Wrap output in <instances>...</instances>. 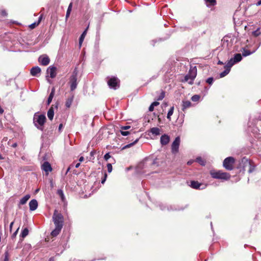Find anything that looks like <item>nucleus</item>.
I'll return each mask as SVG.
<instances>
[{"label": "nucleus", "mask_w": 261, "mask_h": 261, "mask_svg": "<svg viewBox=\"0 0 261 261\" xmlns=\"http://www.w3.org/2000/svg\"><path fill=\"white\" fill-rule=\"evenodd\" d=\"M53 219L55 228L51 232L50 234L53 237H56L60 233L63 227L64 218L61 213H54Z\"/></svg>", "instance_id": "f257e3e1"}, {"label": "nucleus", "mask_w": 261, "mask_h": 261, "mask_svg": "<svg viewBox=\"0 0 261 261\" xmlns=\"http://www.w3.org/2000/svg\"><path fill=\"white\" fill-rule=\"evenodd\" d=\"M46 120V118L44 114H40L38 112L35 113L33 117V122L38 129L41 130H43L44 124Z\"/></svg>", "instance_id": "f03ea898"}, {"label": "nucleus", "mask_w": 261, "mask_h": 261, "mask_svg": "<svg viewBox=\"0 0 261 261\" xmlns=\"http://www.w3.org/2000/svg\"><path fill=\"white\" fill-rule=\"evenodd\" d=\"M211 177L214 179L227 180L230 179V175L227 172L221 170H212L210 171Z\"/></svg>", "instance_id": "7ed1b4c3"}, {"label": "nucleus", "mask_w": 261, "mask_h": 261, "mask_svg": "<svg viewBox=\"0 0 261 261\" xmlns=\"http://www.w3.org/2000/svg\"><path fill=\"white\" fill-rule=\"evenodd\" d=\"M77 74L78 71L77 68H75L72 72V75L70 76L69 78V81L68 84L70 85V90L71 91L74 90L77 85Z\"/></svg>", "instance_id": "20e7f679"}, {"label": "nucleus", "mask_w": 261, "mask_h": 261, "mask_svg": "<svg viewBox=\"0 0 261 261\" xmlns=\"http://www.w3.org/2000/svg\"><path fill=\"white\" fill-rule=\"evenodd\" d=\"M235 159L232 157H227L224 159L223 166L227 170H232L233 169Z\"/></svg>", "instance_id": "39448f33"}, {"label": "nucleus", "mask_w": 261, "mask_h": 261, "mask_svg": "<svg viewBox=\"0 0 261 261\" xmlns=\"http://www.w3.org/2000/svg\"><path fill=\"white\" fill-rule=\"evenodd\" d=\"M108 86L112 89H116L120 87V80L116 77L113 76L111 77L108 81Z\"/></svg>", "instance_id": "423d86ee"}, {"label": "nucleus", "mask_w": 261, "mask_h": 261, "mask_svg": "<svg viewBox=\"0 0 261 261\" xmlns=\"http://www.w3.org/2000/svg\"><path fill=\"white\" fill-rule=\"evenodd\" d=\"M180 144V138L177 137L175 138L171 145V151L174 154L178 152V148Z\"/></svg>", "instance_id": "0eeeda50"}, {"label": "nucleus", "mask_w": 261, "mask_h": 261, "mask_svg": "<svg viewBox=\"0 0 261 261\" xmlns=\"http://www.w3.org/2000/svg\"><path fill=\"white\" fill-rule=\"evenodd\" d=\"M188 73L190 75V76H191V80L189 81V84L190 85H192L193 84L194 80L197 75V68H196V66L191 67Z\"/></svg>", "instance_id": "6e6552de"}, {"label": "nucleus", "mask_w": 261, "mask_h": 261, "mask_svg": "<svg viewBox=\"0 0 261 261\" xmlns=\"http://www.w3.org/2000/svg\"><path fill=\"white\" fill-rule=\"evenodd\" d=\"M204 4L207 7L210 8L211 11L215 10V7L217 5V0H204Z\"/></svg>", "instance_id": "1a4fd4ad"}, {"label": "nucleus", "mask_w": 261, "mask_h": 261, "mask_svg": "<svg viewBox=\"0 0 261 261\" xmlns=\"http://www.w3.org/2000/svg\"><path fill=\"white\" fill-rule=\"evenodd\" d=\"M43 160L45 162L42 165V169L45 172L46 175H47L49 172V162L47 161V155L46 154L43 156Z\"/></svg>", "instance_id": "9d476101"}, {"label": "nucleus", "mask_w": 261, "mask_h": 261, "mask_svg": "<svg viewBox=\"0 0 261 261\" xmlns=\"http://www.w3.org/2000/svg\"><path fill=\"white\" fill-rule=\"evenodd\" d=\"M38 61L40 65L46 66L49 64V58L47 55H43L39 57Z\"/></svg>", "instance_id": "9b49d317"}, {"label": "nucleus", "mask_w": 261, "mask_h": 261, "mask_svg": "<svg viewBox=\"0 0 261 261\" xmlns=\"http://www.w3.org/2000/svg\"><path fill=\"white\" fill-rule=\"evenodd\" d=\"M41 71V68L38 66L33 67L30 70V73L32 76H38Z\"/></svg>", "instance_id": "f8f14e48"}, {"label": "nucleus", "mask_w": 261, "mask_h": 261, "mask_svg": "<svg viewBox=\"0 0 261 261\" xmlns=\"http://www.w3.org/2000/svg\"><path fill=\"white\" fill-rule=\"evenodd\" d=\"M38 207V202L36 199H32L29 202V207L31 211H34Z\"/></svg>", "instance_id": "ddd939ff"}, {"label": "nucleus", "mask_w": 261, "mask_h": 261, "mask_svg": "<svg viewBox=\"0 0 261 261\" xmlns=\"http://www.w3.org/2000/svg\"><path fill=\"white\" fill-rule=\"evenodd\" d=\"M170 141V137L167 135H163L161 136L160 142L162 145H167Z\"/></svg>", "instance_id": "4468645a"}, {"label": "nucleus", "mask_w": 261, "mask_h": 261, "mask_svg": "<svg viewBox=\"0 0 261 261\" xmlns=\"http://www.w3.org/2000/svg\"><path fill=\"white\" fill-rule=\"evenodd\" d=\"M192 106V103L189 100L182 101L181 110L184 112Z\"/></svg>", "instance_id": "2eb2a0df"}, {"label": "nucleus", "mask_w": 261, "mask_h": 261, "mask_svg": "<svg viewBox=\"0 0 261 261\" xmlns=\"http://www.w3.org/2000/svg\"><path fill=\"white\" fill-rule=\"evenodd\" d=\"M202 185L198 181L192 180L191 181L190 186L191 188L195 189H200V186Z\"/></svg>", "instance_id": "dca6fc26"}, {"label": "nucleus", "mask_w": 261, "mask_h": 261, "mask_svg": "<svg viewBox=\"0 0 261 261\" xmlns=\"http://www.w3.org/2000/svg\"><path fill=\"white\" fill-rule=\"evenodd\" d=\"M42 18H43V15H41L39 16L38 20L37 22H35L29 25L30 28L31 29H33L35 28L40 23V22L41 19H42Z\"/></svg>", "instance_id": "f3484780"}, {"label": "nucleus", "mask_w": 261, "mask_h": 261, "mask_svg": "<svg viewBox=\"0 0 261 261\" xmlns=\"http://www.w3.org/2000/svg\"><path fill=\"white\" fill-rule=\"evenodd\" d=\"M57 68L56 67L53 66L50 67V77L54 78L57 75Z\"/></svg>", "instance_id": "a211bd4d"}, {"label": "nucleus", "mask_w": 261, "mask_h": 261, "mask_svg": "<svg viewBox=\"0 0 261 261\" xmlns=\"http://www.w3.org/2000/svg\"><path fill=\"white\" fill-rule=\"evenodd\" d=\"M30 197L31 196L29 194L25 195L20 200L19 204L23 205L26 203L27 201L30 198Z\"/></svg>", "instance_id": "6ab92c4d"}, {"label": "nucleus", "mask_w": 261, "mask_h": 261, "mask_svg": "<svg viewBox=\"0 0 261 261\" xmlns=\"http://www.w3.org/2000/svg\"><path fill=\"white\" fill-rule=\"evenodd\" d=\"M245 164H246L245 167H246L247 166L249 167V169H248L249 173H251L254 170L255 167H254V166L251 165V163L250 162H248V161H247L245 163Z\"/></svg>", "instance_id": "aec40b11"}, {"label": "nucleus", "mask_w": 261, "mask_h": 261, "mask_svg": "<svg viewBox=\"0 0 261 261\" xmlns=\"http://www.w3.org/2000/svg\"><path fill=\"white\" fill-rule=\"evenodd\" d=\"M88 29V27H87V29L83 32V33L82 34V35H81V36L79 38V44H80V46H81V45L84 41V39L86 35Z\"/></svg>", "instance_id": "412c9836"}, {"label": "nucleus", "mask_w": 261, "mask_h": 261, "mask_svg": "<svg viewBox=\"0 0 261 261\" xmlns=\"http://www.w3.org/2000/svg\"><path fill=\"white\" fill-rule=\"evenodd\" d=\"M160 130L158 127H152L150 130V132L154 136L159 135L160 134Z\"/></svg>", "instance_id": "4be33fe9"}, {"label": "nucleus", "mask_w": 261, "mask_h": 261, "mask_svg": "<svg viewBox=\"0 0 261 261\" xmlns=\"http://www.w3.org/2000/svg\"><path fill=\"white\" fill-rule=\"evenodd\" d=\"M242 59V55L240 54H236L234 55L233 59V63H238L241 61Z\"/></svg>", "instance_id": "5701e85b"}, {"label": "nucleus", "mask_w": 261, "mask_h": 261, "mask_svg": "<svg viewBox=\"0 0 261 261\" xmlns=\"http://www.w3.org/2000/svg\"><path fill=\"white\" fill-rule=\"evenodd\" d=\"M73 100V96H71L67 98L66 100L65 106L67 108H69L70 107Z\"/></svg>", "instance_id": "b1692460"}, {"label": "nucleus", "mask_w": 261, "mask_h": 261, "mask_svg": "<svg viewBox=\"0 0 261 261\" xmlns=\"http://www.w3.org/2000/svg\"><path fill=\"white\" fill-rule=\"evenodd\" d=\"M234 64H235V63H233V59L231 58L228 61L227 64L224 66V68H227L230 70L231 67L234 65Z\"/></svg>", "instance_id": "393cba45"}, {"label": "nucleus", "mask_w": 261, "mask_h": 261, "mask_svg": "<svg viewBox=\"0 0 261 261\" xmlns=\"http://www.w3.org/2000/svg\"><path fill=\"white\" fill-rule=\"evenodd\" d=\"M57 194L61 198L62 201L64 202L65 198L64 197L63 191L61 189L58 190L57 191Z\"/></svg>", "instance_id": "a878e982"}, {"label": "nucleus", "mask_w": 261, "mask_h": 261, "mask_svg": "<svg viewBox=\"0 0 261 261\" xmlns=\"http://www.w3.org/2000/svg\"><path fill=\"white\" fill-rule=\"evenodd\" d=\"M196 161L198 162L201 166H205L206 161L201 157H198L196 159Z\"/></svg>", "instance_id": "bb28decb"}, {"label": "nucleus", "mask_w": 261, "mask_h": 261, "mask_svg": "<svg viewBox=\"0 0 261 261\" xmlns=\"http://www.w3.org/2000/svg\"><path fill=\"white\" fill-rule=\"evenodd\" d=\"M139 138H137L133 143L128 144L127 145H126L124 147H123L122 148V150H124L126 148H129V147L132 146L133 145H134V144H135L136 143H137L138 142V141H139Z\"/></svg>", "instance_id": "cd10ccee"}, {"label": "nucleus", "mask_w": 261, "mask_h": 261, "mask_svg": "<svg viewBox=\"0 0 261 261\" xmlns=\"http://www.w3.org/2000/svg\"><path fill=\"white\" fill-rule=\"evenodd\" d=\"M29 234V230L27 228H24L21 234H20V237L22 238H24L25 237H27Z\"/></svg>", "instance_id": "c85d7f7f"}, {"label": "nucleus", "mask_w": 261, "mask_h": 261, "mask_svg": "<svg viewBox=\"0 0 261 261\" xmlns=\"http://www.w3.org/2000/svg\"><path fill=\"white\" fill-rule=\"evenodd\" d=\"M173 111H174V107L172 106V107L170 108V109L169 110L168 114H167V118L169 121L171 120V116L172 115V114L173 113Z\"/></svg>", "instance_id": "c756f323"}, {"label": "nucleus", "mask_w": 261, "mask_h": 261, "mask_svg": "<svg viewBox=\"0 0 261 261\" xmlns=\"http://www.w3.org/2000/svg\"><path fill=\"white\" fill-rule=\"evenodd\" d=\"M254 51H250L249 50L243 48V50L242 51V55L244 57H246L252 54Z\"/></svg>", "instance_id": "7c9ffc66"}, {"label": "nucleus", "mask_w": 261, "mask_h": 261, "mask_svg": "<svg viewBox=\"0 0 261 261\" xmlns=\"http://www.w3.org/2000/svg\"><path fill=\"white\" fill-rule=\"evenodd\" d=\"M72 3H71L68 6V9H67V12H66V18H67L70 14V12L71 11V10H72Z\"/></svg>", "instance_id": "2f4dec72"}, {"label": "nucleus", "mask_w": 261, "mask_h": 261, "mask_svg": "<svg viewBox=\"0 0 261 261\" xmlns=\"http://www.w3.org/2000/svg\"><path fill=\"white\" fill-rule=\"evenodd\" d=\"M230 70H228V69L227 68H225V70L224 71H223L222 72H221L220 74V77H224L225 76H226L229 72Z\"/></svg>", "instance_id": "473e14b6"}, {"label": "nucleus", "mask_w": 261, "mask_h": 261, "mask_svg": "<svg viewBox=\"0 0 261 261\" xmlns=\"http://www.w3.org/2000/svg\"><path fill=\"white\" fill-rule=\"evenodd\" d=\"M260 34H261V33L259 31V28H258L256 30L252 32V36H253L254 37H255L258 36Z\"/></svg>", "instance_id": "72a5a7b5"}, {"label": "nucleus", "mask_w": 261, "mask_h": 261, "mask_svg": "<svg viewBox=\"0 0 261 261\" xmlns=\"http://www.w3.org/2000/svg\"><path fill=\"white\" fill-rule=\"evenodd\" d=\"M200 98V96L199 95H194L191 97V100L193 101L197 102V101H199Z\"/></svg>", "instance_id": "f704fd0d"}, {"label": "nucleus", "mask_w": 261, "mask_h": 261, "mask_svg": "<svg viewBox=\"0 0 261 261\" xmlns=\"http://www.w3.org/2000/svg\"><path fill=\"white\" fill-rule=\"evenodd\" d=\"M191 80V76H190V75L189 74V73H188L185 77H184V79L182 80L181 81L182 82H188L189 83V81Z\"/></svg>", "instance_id": "c9c22d12"}, {"label": "nucleus", "mask_w": 261, "mask_h": 261, "mask_svg": "<svg viewBox=\"0 0 261 261\" xmlns=\"http://www.w3.org/2000/svg\"><path fill=\"white\" fill-rule=\"evenodd\" d=\"M165 96V93L164 91H162V92L161 93L160 95L157 98V100H162L164 98Z\"/></svg>", "instance_id": "e433bc0d"}, {"label": "nucleus", "mask_w": 261, "mask_h": 261, "mask_svg": "<svg viewBox=\"0 0 261 261\" xmlns=\"http://www.w3.org/2000/svg\"><path fill=\"white\" fill-rule=\"evenodd\" d=\"M54 116V111L52 107L50 108V120H52Z\"/></svg>", "instance_id": "4c0bfd02"}, {"label": "nucleus", "mask_w": 261, "mask_h": 261, "mask_svg": "<svg viewBox=\"0 0 261 261\" xmlns=\"http://www.w3.org/2000/svg\"><path fill=\"white\" fill-rule=\"evenodd\" d=\"M107 169H108V171L110 173L112 172V169H113V167H112V165L110 163H108L107 165Z\"/></svg>", "instance_id": "58836bf2"}, {"label": "nucleus", "mask_w": 261, "mask_h": 261, "mask_svg": "<svg viewBox=\"0 0 261 261\" xmlns=\"http://www.w3.org/2000/svg\"><path fill=\"white\" fill-rule=\"evenodd\" d=\"M213 81H214V79L213 77H209L208 78L206 81V82L210 84V85H212L213 83Z\"/></svg>", "instance_id": "ea45409f"}, {"label": "nucleus", "mask_w": 261, "mask_h": 261, "mask_svg": "<svg viewBox=\"0 0 261 261\" xmlns=\"http://www.w3.org/2000/svg\"><path fill=\"white\" fill-rule=\"evenodd\" d=\"M9 254L8 252L7 251L5 252V257L4 261H9Z\"/></svg>", "instance_id": "a19ab883"}, {"label": "nucleus", "mask_w": 261, "mask_h": 261, "mask_svg": "<svg viewBox=\"0 0 261 261\" xmlns=\"http://www.w3.org/2000/svg\"><path fill=\"white\" fill-rule=\"evenodd\" d=\"M121 134L122 136H126L130 134V133L128 131H124L123 130H120Z\"/></svg>", "instance_id": "79ce46f5"}, {"label": "nucleus", "mask_w": 261, "mask_h": 261, "mask_svg": "<svg viewBox=\"0 0 261 261\" xmlns=\"http://www.w3.org/2000/svg\"><path fill=\"white\" fill-rule=\"evenodd\" d=\"M110 158L111 155H110L109 153H107L104 155V159L106 161H108Z\"/></svg>", "instance_id": "37998d69"}, {"label": "nucleus", "mask_w": 261, "mask_h": 261, "mask_svg": "<svg viewBox=\"0 0 261 261\" xmlns=\"http://www.w3.org/2000/svg\"><path fill=\"white\" fill-rule=\"evenodd\" d=\"M107 177V174L106 173H105L103 178L101 179V183L102 184H103L105 183V182L106 181Z\"/></svg>", "instance_id": "c03bdc74"}, {"label": "nucleus", "mask_w": 261, "mask_h": 261, "mask_svg": "<svg viewBox=\"0 0 261 261\" xmlns=\"http://www.w3.org/2000/svg\"><path fill=\"white\" fill-rule=\"evenodd\" d=\"M49 73V67H48L47 69H46V80H47V81L48 82H49V75H48V73Z\"/></svg>", "instance_id": "a18cd8bd"}, {"label": "nucleus", "mask_w": 261, "mask_h": 261, "mask_svg": "<svg viewBox=\"0 0 261 261\" xmlns=\"http://www.w3.org/2000/svg\"><path fill=\"white\" fill-rule=\"evenodd\" d=\"M130 128V126L126 125V126H122L121 127V129H122V130H126V129H129Z\"/></svg>", "instance_id": "49530a36"}, {"label": "nucleus", "mask_w": 261, "mask_h": 261, "mask_svg": "<svg viewBox=\"0 0 261 261\" xmlns=\"http://www.w3.org/2000/svg\"><path fill=\"white\" fill-rule=\"evenodd\" d=\"M19 230V228H18L17 229V230L13 233V234L12 235V238L13 239V238H15L17 234V232H18V231Z\"/></svg>", "instance_id": "de8ad7c7"}, {"label": "nucleus", "mask_w": 261, "mask_h": 261, "mask_svg": "<svg viewBox=\"0 0 261 261\" xmlns=\"http://www.w3.org/2000/svg\"><path fill=\"white\" fill-rule=\"evenodd\" d=\"M154 107L151 104L149 107V111L150 112L153 111L154 110Z\"/></svg>", "instance_id": "09e8293b"}, {"label": "nucleus", "mask_w": 261, "mask_h": 261, "mask_svg": "<svg viewBox=\"0 0 261 261\" xmlns=\"http://www.w3.org/2000/svg\"><path fill=\"white\" fill-rule=\"evenodd\" d=\"M63 127V124L62 123H60L59 128H58V132L60 133L61 132L62 128Z\"/></svg>", "instance_id": "8fccbe9b"}, {"label": "nucleus", "mask_w": 261, "mask_h": 261, "mask_svg": "<svg viewBox=\"0 0 261 261\" xmlns=\"http://www.w3.org/2000/svg\"><path fill=\"white\" fill-rule=\"evenodd\" d=\"M151 105H152V106H153L154 107H155V106H158V105H159V102H157V101H154V102H153L151 103Z\"/></svg>", "instance_id": "3c124183"}, {"label": "nucleus", "mask_w": 261, "mask_h": 261, "mask_svg": "<svg viewBox=\"0 0 261 261\" xmlns=\"http://www.w3.org/2000/svg\"><path fill=\"white\" fill-rule=\"evenodd\" d=\"M54 93H50V103L51 102L52 99L53 98Z\"/></svg>", "instance_id": "603ef678"}, {"label": "nucleus", "mask_w": 261, "mask_h": 261, "mask_svg": "<svg viewBox=\"0 0 261 261\" xmlns=\"http://www.w3.org/2000/svg\"><path fill=\"white\" fill-rule=\"evenodd\" d=\"M14 224V221L12 222L11 223H10V231L12 229V226H13V225Z\"/></svg>", "instance_id": "864d4df0"}, {"label": "nucleus", "mask_w": 261, "mask_h": 261, "mask_svg": "<svg viewBox=\"0 0 261 261\" xmlns=\"http://www.w3.org/2000/svg\"><path fill=\"white\" fill-rule=\"evenodd\" d=\"M84 158L83 156H81L79 159L80 162H82L84 161Z\"/></svg>", "instance_id": "5fc2aeb1"}, {"label": "nucleus", "mask_w": 261, "mask_h": 261, "mask_svg": "<svg viewBox=\"0 0 261 261\" xmlns=\"http://www.w3.org/2000/svg\"><path fill=\"white\" fill-rule=\"evenodd\" d=\"M3 113H4V110L3 109V108L0 106V114H2Z\"/></svg>", "instance_id": "6e6d98bb"}, {"label": "nucleus", "mask_w": 261, "mask_h": 261, "mask_svg": "<svg viewBox=\"0 0 261 261\" xmlns=\"http://www.w3.org/2000/svg\"><path fill=\"white\" fill-rule=\"evenodd\" d=\"M256 6H260L261 5V0L259 1L256 4Z\"/></svg>", "instance_id": "4d7b16f0"}, {"label": "nucleus", "mask_w": 261, "mask_h": 261, "mask_svg": "<svg viewBox=\"0 0 261 261\" xmlns=\"http://www.w3.org/2000/svg\"><path fill=\"white\" fill-rule=\"evenodd\" d=\"M80 163H77V164L75 165V167L76 168H79V167H80Z\"/></svg>", "instance_id": "13d9d810"}, {"label": "nucleus", "mask_w": 261, "mask_h": 261, "mask_svg": "<svg viewBox=\"0 0 261 261\" xmlns=\"http://www.w3.org/2000/svg\"><path fill=\"white\" fill-rule=\"evenodd\" d=\"M46 103L47 105H49V97L46 98Z\"/></svg>", "instance_id": "bf43d9fd"}, {"label": "nucleus", "mask_w": 261, "mask_h": 261, "mask_svg": "<svg viewBox=\"0 0 261 261\" xmlns=\"http://www.w3.org/2000/svg\"><path fill=\"white\" fill-rule=\"evenodd\" d=\"M57 126H55V125H53V126H51V128L52 129V130L54 129V128H56Z\"/></svg>", "instance_id": "052dcab7"}, {"label": "nucleus", "mask_w": 261, "mask_h": 261, "mask_svg": "<svg viewBox=\"0 0 261 261\" xmlns=\"http://www.w3.org/2000/svg\"><path fill=\"white\" fill-rule=\"evenodd\" d=\"M218 64L223 65V63L222 61H219L218 62Z\"/></svg>", "instance_id": "680f3d73"}, {"label": "nucleus", "mask_w": 261, "mask_h": 261, "mask_svg": "<svg viewBox=\"0 0 261 261\" xmlns=\"http://www.w3.org/2000/svg\"><path fill=\"white\" fill-rule=\"evenodd\" d=\"M70 170V167H69L67 169V171H66V174H67Z\"/></svg>", "instance_id": "e2e57ef3"}, {"label": "nucleus", "mask_w": 261, "mask_h": 261, "mask_svg": "<svg viewBox=\"0 0 261 261\" xmlns=\"http://www.w3.org/2000/svg\"><path fill=\"white\" fill-rule=\"evenodd\" d=\"M16 146H17L16 143H14V144H13L12 145V146H13V147H16Z\"/></svg>", "instance_id": "0e129e2a"}, {"label": "nucleus", "mask_w": 261, "mask_h": 261, "mask_svg": "<svg viewBox=\"0 0 261 261\" xmlns=\"http://www.w3.org/2000/svg\"><path fill=\"white\" fill-rule=\"evenodd\" d=\"M54 92H55V88H53L52 89H51V93H54Z\"/></svg>", "instance_id": "69168bd1"}, {"label": "nucleus", "mask_w": 261, "mask_h": 261, "mask_svg": "<svg viewBox=\"0 0 261 261\" xmlns=\"http://www.w3.org/2000/svg\"><path fill=\"white\" fill-rule=\"evenodd\" d=\"M191 164H192V162H191V161H189V162H188V163H187V164H188V165H191Z\"/></svg>", "instance_id": "338daca9"}, {"label": "nucleus", "mask_w": 261, "mask_h": 261, "mask_svg": "<svg viewBox=\"0 0 261 261\" xmlns=\"http://www.w3.org/2000/svg\"><path fill=\"white\" fill-rule=\"evenodd\" d=\"M50 186H53V182L51 180H50Z\"/></svg>", "instance_id": "774afa93"}]
</instances>
